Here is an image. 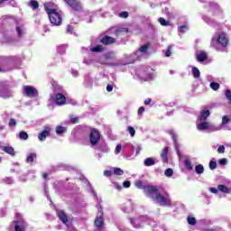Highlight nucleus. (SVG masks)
<instances>
[{
  "instance_id": "obj_1",
  "label": "nucleus",
  "mask_w": 231,
  "mask_h": 231,
  "mask_svg": "<svg viewBox=\"0 0 231 231\" xmlns=\"http://www.w3.org/2000/svg\"><path fill=\"white\" fill-rule=\"evenodd\" d=\"M135 187L137 189H143L148 198L154 200L161 207H171L172 202L171 196L168 193L161 194L158 188L154 186L144 185L142 180L135 181Z\"/></svg>"
},
{
  "instance_id": "obj_2",
  "label": "nucleus",
  "mask_w": 231,
  "mask_h": 231,
  "mask_svg": "<svg viewBox=\"0 0 231 231\" xmlns=\"http://www.w3.org/2000/svg\"><path fill=\"white\" fill-rule=\"evenodd\" d=\"M229 44L228 36L226 32H216L211 39V48L217 51H225Z\"/></svg>"
},
{
  "instance_id": "obj_3",
  "label": "nucleus",
  "mask_w": 231,
  "mask_h": 231,
  "mask_svg": "<svg viewBox=\"0 0 231 231\" xmlns=\"http://www.w3.org/2000/svg\"><path fill=\"white\" fill-rule=\"evenodd\" d=\"M45 12L49 15L50 22L54 26H60L62 23V17L59 7L53 6V4H45L44 5Z\"/></svg>"
},
{
  "instance_id": "obj_4",
  "label": "nucleus",
  "mask_w": 231,
  "mask_h": 231,
  "mask_svg": "<svg viewBox=\"0 0 231 231\" xmlns=\"http://www.w3.org/2000/svg\"><path fill=\"white\" fill-rule=\"evenodd\" d=\"M197 129L199 131H208V133H215L216 131H221V126H217L216 125L208 122H198Z\"/></svg>"
},
{
  "instance_id": "obj_5",
  "label": "nucleus",
  "mask_w": 231,
  "mask_h": 231,
  "mask_svg": "<svg viewBox=\"0 0 231 231\" xmlns=\"http://www.w3.org/2000/svg\"><path fill=\"white\" fill-rule=\"evenodd\" d=\"M95 226L97 231H104V213L100 205H97V217L95 220Z\"/></svg>"
},
{
  "instance_id": "obj_6",
  "label": "nucleus",
  "mask_w": 231,
  "mask_h": 231,
  "mask_svg": "<svg viewBox=\"0 0 231 231\" xmlns=\"http://www.w3.org/2000/svg\"><path fill=\"white\" fill-rule=\"evenodd\" d=\"M151 221V218H149L147 216H141L138 218H131L130 223L133 225L134 228H142L143 225L146 223H149Z\"/></svg>"
},
{
  "instance_id": "obj_7",
  "label": "nucleus",
  "mask_w": 231,
  "mask_h": 231,
  "mask_svg": "<svg viewBox=\"0 0 231 231\" xmlns=\"http://www.w3.org/2000/svg\"><path fill=\"white\" fill-rule=\"evenodd\" d=\"M10 228H14V231H26L28 228V223L23 219L13 221Z\"/></svg>"
},
{
  "instance_id": "obj_8",
  "label": "nucleus",
  "mask_w": 231,
  "mask_h": 231,
  "mask_svg": "<svg viewBox=\"0 0 231 231\" xmlns=\"http://www.w3.org/2000/svg\"><path fill=\"white\" fill-rule=\"evenodd\" d=\"M151 71H152V69L146 68L137 70L136 74L142 80H151V79H152V74Z\"/></svg>"
},
{
  "instance_id": "obj_9",
  "label": "nucleus",
  "mask_w": 231,
  "mask_h": 231,
  "mask_svg": "<svg viewBox=\"0 0 231 231\" xmlns=\"http://www.w3.org/2000/svg\"><path fill=\"white\" fill-rule=\"evenodd\" d=\"M23 95L24 97H28L29 98H34L35 97L39 96V92L37 91V88L32 86H24Z\"/></svg>"
},
{
  "instance_id": "obj_10",
  "label": "nucleus",
  "mask_w": 231,
  "mask_h": 231,
  "mask_svg": "<svg viewBox=\"0 0 231 231\" xmlns=\"http://www.w3.org/2000/svg\"><path fill=\"white\" fill-rule=\"evenodd\" d=\"M57 215H58V217L59 219L64 224L66 225V226L68 227L67 228V231H76L75 230V227L68 225V215H66V213H64V211L62 210H57Z\"/></svg>"
},
{
  "instance_id": "obj_11",
  "label": "nucleus",
  "mask_w": 231,
  "mask_h": 231,
  "mask_svg": "<svg viewBox=\"0 0 231 231\" xmlns=\"http://www.w3.org/2000/svg\"><path fill=\"white\" fill-rule=\"evenodd\" d=\"M89 140L91 145H97L98 142H100V133L97 129H93L90 132Z\"/></svg>"
},
{
  "instance_id": "obj_12",
  "label": "nucleus",
  "mask_w": 231,
  "mask_h": 231,
  "mask_svg": "<svg viewBox=\"0 0 231 231\" xmlns=\"http://www.w3.org/2000/svg\"><path fill=\"white\" fill-rule=\"evenodd\" d=\"M65 3L69 6H71L72 10H75L76 12H80L82 10V4L79 2L78 0H64Z\"/></svg>"
},
{
  "instance_id": "obj_13",
  "label": "nucleus",
  "mask_w": 231,
  "mask_h": 231,
  "mask_svg": "<svg viewBox=\"0 0 231 231\" xmlns=\"http://www.w3.org/2000/svg\"><path fill=\"white\" fill-rule=\"evenodd\" d=\"M112 59H115V53L107 52L106 54L99 57L97 62H99V64H109L107 60H112Z\"/></svg>"
},
{
  "instance_id": "obj_14",
  "label": "nucleus",
  "mask_w": 231,
  "mask_h": 231,
  "mask_svg": "<svg viewBox=\"0 0 231 231\" xmlns=\"http://www.w3.org/2000/svg\"><path fill=\"white\" fill-rule=\"evenodd\" d=\"M148 50L149 45L141 46L140 49L134 53V60H138V59H141L143 55H145V53H147Z\"/></svg>"
},
{
  "instance_id": "obj_15",
  "label": "nucleus",
  "mask_w": 231,
  "mask_h": 231,
  "mask_svg": "<svg viewBox=\"0 0 231 231\" xmlns=\"http://www.w3.org/2000/svg\"><path fill=\"white\" fill-rule=\"evenodd\" d=\"M54 102L57 106H64L66 105V96L59 93L54 97Z\"/></svg>"
},
{
  "instance_id": "obj_16",
  "label": "nucleus",
  "mask_w": 231,
  "mask_h": 231,
  "mask_svg": "<svg viewBox=\"0 0 231 231\" xmlns=\"http://www.w3.org/2000/svg\"><path fill=\"white\" fill-rule=\"evenodd\" d=\"M82 50H83V53H89V51H91L92 53H100L101 51H104V46L97 45L90 49L83 48Z\"/></svg>"
},
{
  "instance_id": "obj_17",
  "label": "nucleus",
  "mask_w": 231,
  "mask_h": 231,
  "mask_svg": "<svg viewBox=\"0 0 231 231\" xmlns=\"http://www.w3.org/2000/svg\"><path fill=\"white\" fill-rule=\"evenodd\" d=\"M11 97H13L12 90H10L6 88H0V97L1 98H10Z\"/></svg>"
},
{
  "instance_id": "obj_18",
  "label": "nucleus",
  "mask_w": 231,
  "mask_h": 231,
  "mask_svg": "<svg viewBox=\"0 0 231 231\" xmlns=\"http://www.w3.org/2000/svg\"><path fill=\"white\" fill-rule=\"evenodd\" d=\"M196 58L198 62H205V60H207L208 58L207 52L203 51H198L196 52Z\"/></svg>"
},
{
  "instance_id": "obj_19",
  "label": "nucleus",
  "mask_w": 231,
  "mask_h": 231,
  "mask_svg": "<svg viewBox=\"0 0 231 231\" xmlns=\"http://www.w3.org/2000/svg\"><path fill=\"white\" fill-rule=\"evenodd\" d=\"M210 116V111L208 109H204L200 112V116L199 117V120L200 122H205V120H207L208 117Z\"/></svg>"
},
{
  "instance_id": "obj_20",
  "label": "nucleus",
  "mask_w": 231,
  "mask_h": 231,
  "mask_svg": "<svg viewBox=\"0 0 231 231\" xmlns=\"http://www.w3.org/2000/svg\"><path fill=\"white\" fill-rule=\"evenodd\" d=\"M229 122H231V118L229 116H224L222 117V123L221 125H219L218 127H221V129H223V127H226V129H227V131H230L231 128L226 127V124H229Z\"/></svg>"
},
{
  "instance_id": "obj_21",
  "label": "nucleus",
  "mask_w": 231,
  "mask_h": 231,
  "mask_svg": "<svg viewBox=\"0 0 231 231\" xmlns=\"http://www.w3.org/2000/svg\"><path fill=\"white\" fill-rule=\"evenodd\" d=\"M47 136H50V127L45 128L44 131H42L38 135V138H39L40 142H44V140H46Z\"/></svg>"
},
{
  "instance_id": "obj_22",
  "label": "nucleus",
  "mask_w": 231,
  "mask_h": 231,
  "mask_svg": "<svg viewBox=\"0 0 231 231\" xmlns=\"http://www.w3.org/2000/svg\"><path fill=\"white\" fill-rule=\"evenodd\" d=\"M2 151L4 152H6L7 154H10L11 156H15V151L14 150V147L12 146H1Z\"/></svg>"
},
{
  "instance_id": "obj_23",
  "label": "nucleus",
  "mask_w": 231,
  "mask_h": 231,
  "mask_svg": "<svg viewBox=\"0 0 231 231\" xmlns=\"http://www.w3.org/2000/svg\"><path fill=\"white\" fill-rule=\"evenodd\" d=\"M97 151H100L101 152H109V147L104 142H101L99 143V145H97Z\"/></svg>"
},
{
  "instance_id": "obj_24",
  "label": "nucleus",
  "mask_w": 231,
  "mask_h": 231,
  "mask_svg": "<svg viewBox=\"0 0 231 231\" xmlns=\"http://www.w3.org/2000/svg\"><path fill=\"white\" fill-rule=\"evenodd\" d=\"M129 32V29L125 27H119L116 30V35L120 37V35H125Z\"/></svg>"
},
{
  "instance_id": "obj_25",
  "label": "nucleus",
  "mask_w": 231,
  "mask_h": 231,
  "mask_svg": "<svg viewBox=\"0 0 231 231\" xmlns=\"http://www.w3.org/2000/svg\"><path fill=\"white\" fill-rule=\"evenodd\" d=\"M149 225L152 226V231H165V226L155 224L153 221L150 222Z\"/></svg>"
},
{
  "instance_id": "obj_26",
  "label": "nucleus",
  "mask_w": 231,
  "mask_h": 231,
  "mask_svg": "<svg viewBox=\"0 0 231 231\" xmlns=\"http://www.w3.org/2000/svg\"><path fill=\"white\" fill-rule=\"evenodd\" d=\"M169 134H171V138H172V140L175 143V150H176V152H177L178 156H180V147L178 146V143L176 142V135L174 134V131L170 130Z\"/></svg>"
},
{
  "instance_id": "obj_27",
  "label": "nucleus",
  "mask_w": 231,
  "mask_h": 231,
  "mask_svg": "<svg viewBox=\"0 0 231 231\" xmlns=\"http://www.w3.org/2000/svg\"><path fill=\"white\" fill-rule=\"evenodd\" d=\"M156 164V159L154 158H146L143 162V165L145 167H152V165Z\"/></svg>"
},
{
  "instance_id": "obj_28",
  "label": "nucleus",
  "mask_w": 231,
  "mask_h": 231,
  "mask_svg": "<svg viewBox=\"0 0 231 231\" xmlns=\"http://www.w3.org/2000/svg\"><path fill=\"white\" fill-rule=\"evenodd\" d=\"M168 154H169V147H165V148L162 150V154H161L162 159V162H163L164 163H167V162H169Z\"/></svg>"
},
{
  "instance_id": "obj_29",
  "label": "nucleus",
  "mask_w": 231,
  "mask_h": 231,
  "mask_svg": "<svg viewBox=\"0 0 231 231\" xmlns=\"http://www.w3.org/2000/svg\"><path fill=\"white\" fill-rule=\"evenodd\" d=\"M102 44H113V42H115V39L109 36H105L102 40H101Z\"/></svg>"
},
{
  "instance_id": "obj_30",
  "label": "nucleus",
  "mask_w": 231,
  "mask_h": 231,
  "mask_svg": "<svg viewBox=\"0 0 231 231\" xmlns=\"http://www.w3.org/2000/svg\"><path fill=\"white\" fill-rule=\"evenodd\" d=\"M127 148L131 150L132 152H136V154H140V151H142V146L137 145L134 147L133 144H127Z\"/></svg>"
},
{
  "instance_id": "obj_31",
  "label": "nucleus",
  "mask_w": 231,
  "mask_h": 231,
  "mask_svg": "<svg viewBox=\"0 0 231 231\" xmlns=\"http://www.w3.org/2000/svg\"><path fill=\"white\" fill-rule=\"evenodd\" d=\"M95 62H98V58H96V59H87V58H85L83 60V64H87V66H91V65L95 64Z\"/></svg>"
},
{
  "instance_id": "obj_32",
  "label": "nucleus",
  "mask_w": 231,
  "mask_h": 231,
  "mask_svg": "<svg viewBox=\"0 0 231 231\" xmlns=\"http://www.w3.org/2000/svg\"><path fill=\"white\" fill-rule=\"evenodd\" d=\"M184 165L188 171H192V169H194V166H192V163L190 162V158L189 157L185 158Z\"/></svg>"
},
{
  "instance_id": "obj_33",
  "label": "nucleus",
  "mask_w": 231,
  "mask_h": 231,
  "mask_svg": "<svg viewBox=\"0 0 231 231\" xmlns=\"http://www.w3.org/2000/svg\"><path fill=\"white\" fill-rule=\"evenodd\" d=\"M218 190L224 194H230L231 189L225 185H218Z\"/></svg>"
},
{
  "instance_id": "obj_34",
  "label": "nucleus",
  "mask_w": 231,
  "mask_h": 231,
  "mask_svg": "<svg viewBox=\"0 0 231 231\" xmlns=\"http://www.w3.org/2000/svg\"><path fill=\"white\" fill-rule=\"evenodd\" d=\"M191 71L194 79H199L201 72H199V69L198 68L192 67Z\"/></svg>"
},
{
  "instance_id": "obj_35",
  "label": "nucleus",
  "mask_w": 231,
  "mask_h": 231,
  "mask_svg": "<svg viewBox=\"0 0 231 231\" xmlns=\"http://www.w3.org/2000/svg\"><path fill=\"white\" fill-rule=\"evenodd\" d=\"M16 33L18 37H23V35H24V26H16Z\"/></svg>"
},
{
  "instance_id": "obj_36",
  "label": "nucleus",
  "mask_w": 231,
  "mask_h": 231,
  "mask_svg": "<svg viewBox=\"0 0 231 231\" xmlns=\"http://www.w3.org/2000/svg\"><path fill=\"white\" fill-rule=\"evenodd\" d=\"M37 158V153H30L26 158L27 163H33V160Z\"/></svg>"
},
{
  "instance_id": "obj_37",
  "label": "nucleus",
  "mask_w": 231,
  "mask_h": 231,
  "mask_svg": "<svg viewBox=\"0 0 231 231\" xmlns=\"http://www.w3.org/2000/svg\"><path fill=\"white\" fill-rule=\"evenodd\" d=\"M85 86L87 88H91V86H93V79L89 78V76L85 78Z\"/></svg>"
},
{
  "instance_id": "obj_38",
  "label": "nucleus",
  "mask_w": 231,
  "mask_h": 231,
  "mask_svg": "<svg viewBox=\"0 0 231 231\" xmlns=\"http://www.w3.org/2000/svg\"><path fill=\"white\" fill-rule=\"evenodd\" d=\"M195 171L197 172V174H203V172H205V168L203 167V165L199 164L195 167Z\"/></svg>"
},
{
  "instance_id": "obj_39",
  "label": "nucleus",
  "mask_w": 231,
  "mask_h": 231,
  "mask_svg": "<svg viewBox=\"0 0 231 231\" xmlns=\"http://www.w3.org/2000/svg\"><path fill=\"white\" fill-rule=\"evenodd\" d=\"M3 183L6 185H14V179L12 177H5L3 179Z\"/></svg>"
},
{
  "instance_id": "obj_40",
  "label": "nucleus",
  "mask_w": 231,
  "mask_h": 231,
  "mask_svg": "<svg viewBox=\"0 0 231 231\" xmlns=\"http://www.w3.org/2000/svg\"><path fill=\"white\" fill-rule=\"evenodd\" d=\"M203 19L205 23H207L210 26H216V22H214V20H212L211 18H208V16H204Z\"/></svg>"
},
{
  "instance_id": "obj_41",
  "label": "nucleus",
  "mask_w": 231,
  "mask_h": 231,
  "mask_svg": "<svg viewBox=\"0 0 231 231\" xmlns=\"http://www.w3.org/2000/svg\"><path fill=\"white\" fill-rule=\"evenodd\" d=\"M159 23L162 24V26H171V22L166 21L165 18H159Z\"/></svg>"
},
{
  "instance_id": "obj_42",
  "label": "nucleus",
  "mask_w": 231,
  "mask_h": 231,
  "mask_svg": "<svg viewBox=\"0 0 231 231\" xmlns=\"http://www.w3.org/2000/svg\"><path fill=\"white\" fill-rule=\"evenodd\" d=\"M30 6L32 8V10H37V8H39V3L35 0H32Z\"/></svg>"
},
{
  "instance_id": "obj_43",
  "label": "nucleus",
  "mask_w": 231,
  "mask_h": 231,
  "mask_svg": "<svg viewBox=\"0 0 231 231\" xmlns=\"http://www.w3.org/2000/svg\"><path fill=\"white\" fill-rule=\"evenodd\" d=\"M114 174H116V176H122L124 174V171L120 168H114Z\"/></svg>"
},
{
  "instance_id": "obj_44",
  "label": "nucleus",
  "mask_w": 231,
  "mask_h": 231,
  "mask_svg": "<svg viewBox=\"0 0 231 231\" xmlns=\"http://www.w3.org/2000/svg\"><path fill=\"white\" fill-rule=\"evenodd\" d=\"M57 51L60 55H62V53H66V47H64V45L58 46Z\"/></svg>"
},
{
  "instance_id": "obj_45",
  "label": "nucleus",
  "mask_w": 231,
  "mask_h": 231,
  "mask_svg": "<svg viewBox=\"0 0 231 231\" xmlns=\"http://www.w3.org/2000/svg\"><path fill=\"white\" fill-rule=\"evenodd\" d=\"M20 140H26L28 138V134L24 131L20 132L19 134Z\"/></svg>"
},
{
  "instance_id": "obj_46",
  "label": "nucleus",
  "mask_w": 231,
  "mask_h": 231,
  "mask_svg": "<svg viewBox=\"0 0 231 231\" xmlns=\"http://www.w3.org/2000/svg\"><path fill=\"white\" fill-rule=\"evenodd\" d=\"M56 133L57 134H62V133H66V128L62 126H57Z\"/></svg>"
},
{
  "instance_id": "obj_47",
  "label": "nucleus",
  "mask_w": 231,
  "mask_h": 231,
  "mask_svg": "<svg viewBox=\"0 0 231 231\" xmlns=\"http://www.w3.org/2000/svg\"><path fill=\"white\" fill-rule=\"evenodd\" d=\"M210 88L213 89V91H217V89H219V84L217 82H211Z\"/></svg>"
},
{
  "instance_id": "obj_48",
  "label": "nucleus",
  "mask_w": 231,
  "mask_h": 231,
  "mask_svg": "<svg viewBox=\"0 0 231 231\" xmlns=\"http://www.w3.org/2000/svg\"><path fill=\"white\" fill-rule=\"evenodd\" d=\"M165 176H167V178H171V176H172V174H174V171H172V169L168 168L165 172H164Z\"/></svg>"
},
{
  "instance_id": "obj_49",
  "label": "nucleus",
  "mask_w": 231,
  "mask_h": 231,
  "mask_svg": "<svg viewBox=\"0 0 231 231\" xmlns=\"http://www.w3.org/2000/svg\"><path fill=\"white\" fill-rule=\"evenodd\" d=\"M179 32H180L181 33H186L187 32H189V26L187 25H182L180 27Z\"/></svg>"
},
{
  "instance_id": "obj_50",
  "label": "nucleus",
  "mask_w": 231,
  "mask_h": 231,
  "mask_svg": "<svg viewBox=\"0 0 231 231\" xmlns=\"http://www.w3.org/2000/svg\"><path fill=\"white\" fill-rule=\"evenodd\" d=\"M216 167H217V163L216 162V161H210V162H209V169L211 171H214V169H216Z\"/></svg>"
},
{
  "instance_id": "obj_51",
  "label": "nucleus",
  "mask_w": 231,
  "mask_h": 231,
  "mask_svg": "<svg viewBox=\"0 0 231 231\" xmlns=\"http://www.w3.org/2000/svg\"><path fill=\"white\" fill-rule=\"evenodd\" d=\"M189 225H196V218L194 217H188Z\"/></svg>"
},
{
  "instance_id": "obj_52",
  "label": "nucleus",
  "mask_w": 231,
  "mask_h": 231,
  "mask_svg": "<svg viewBox=\"0 0 231 231\" xmlns=\"http://www.w3.org/2000/svg\"><path fill=\"white\" fill-rule=\"evenodd\" d=\"M172 46H169L166 52H165V57H171L172 55Z\"/></svg>"
},
{
  "instance_id": "obj_53",
  "label": "nucleus",
  "mask_w": 231,
  "mask_h": 231,
  "mask_svg": "<svg viewBox=\"0 0 231 231\" xmlns=\"http://www.w3.org/2000/svg\"><path fill=\"white\" fill-rule=\"evenodd\" d=\"M204 231H223V229H221V227H209V228H207L205 229Z\"/></svg>"
},
{
  "instance_id": "obj_54",
  "label": "nucleus",
  "mask_w": 231,
  "mask_h": 231,
  "mask_svg": "<svg viewBox=\"0 0 231 231\" xmlns=\"http://www.w3.org/2000/svg\"><path fill=\"white\" fill-rule=\"evenodd\" d=\"M226 97L227 98V100H229V102H231V90L230 89H226L225 92Z\"/></svg>"
},
{
  "instance_id": "obj_55",
  "label": "nucleus",
  "mask_w": 231,
  "mask_h": 231,
  "mask_svg": "<svg viewBox=\"0 0 231 231\" xmlns=\"http://www.w3.org/2000/svg\"><path fill=\"white\" fill-rule=\"evenodd\" d=\"M128 132H129V134H130V135L133 137V136H134V134H135V133H136V131L134 130V128L133 127V126H129L128 127Z\"/></svg>"
},
{
  "instance_id": "obj_56",
  "label": "nucleus",
  "mask_w": 231,
  "mask_h": 231,
  "mask_svg": "<svg viewBox=\"0 0 231 231\" xmlns=\"http://www.w3.org/2000/svg\"><path fill=\"white\" fill-rule=\"evenodd\" d=\"M212 10H221V7L219 6V5L216 4V3H212L210 5Z\"/></svg>"
},
{
  "instance_id": "obj_57",
  "label": "nucleus",
  "mask_w": 231,
  "mask_h": 231,
  "mask_svg": "<svg viewBox=\"0 0 231 231\" xmlns=\"http://www.w3.org/2000/svg\"><path fill=\"white\" fill-rule=\"evenodd\" d=\"M15 125H17V122L15 121V119L12 118L9 121V127H15Z\"/></svg>"
},
{
  "instance_id": "obj_58",
  "label": "nucleus",
  "mask_w": 231,
  "mask_h": 231,
  "mask_svg": "<svg viewBox=\"0 0 231 231\" xmlns=\"http://www.w3.org/2000/svg\"><path fill=\"white\" fill-rule=\"evenodd\" d=\"M119 17H122L123 19H127V17H129V13L122 12L119 14Z\"/></svg>"
},
{
  "instance_id": "obj_59",
  "label": "nucleus",
  "mask_w": 231,
  "mask_h": 231,
  "mask_svg": "<svg viewBox=\"0 0 231 231\" xmlns=\"http://www.w3.org/2000/svg\"><path fill=\"white\" fill-rule=\"evenodd\" d=\"M218 163L219 165H226V163H228V160H226V158L220 159Z\"/></svg>"
},
{
  "instance_id": "obj_60",
  "label": "nucleus",
  "mask_w": 231,
  "mask_h": 231,
  "mask_svg": "<svg viewBox=\"0 0 231 231\" xmlns=\"http://www.w3.org/2000/svg\"><path fill=\"white\" fill-rule=\"evenodd\" d=\"M217 152L219 154H223L225 152V146L224 145H220L217 149Z\"/></svg>"
},
{
  "instance_id": "obj_61",
  "label": "nucleus",
  "mask_w": 231,
  "mask_h": 231,
  "mask_svg": "<svg viewBox=\"0 0 231 231\" xmlns=\"http://www.w3.org/2000/svg\"><path fill=\"white\" fill-rule=\"evenodd\" d=\"M120 151H122V144H118L116 147V150H115L116 154H120Z\"/></svg>"
},
{
  "instance_id": "obj_62",
  "label": "nucleus",
  "mask_w": 231,
  "mask_h": 231,
  "mask_svg": "<svg viewBox=\"0 0 231 231\" xmlns=\"http://www.w3.org/2000/svg\"><path fill=\"white\" fill-rule=\"evenodd\" d=\"M123 186L125 187V189H129V187H131V182L129 180H125L123 183Z\"/></svg>"
},
{
  "instance_id": "obj_63",
  "label": "nucleus",
  "mask_w": 231,
  "mask_h": 231,
  "mask_svg": "<svg viewBox=\"0 0 231 231\" xmlns=\"http://www.w3.org/2000/svg\"><path fill=\"white\" fill-rule=\"evenodd\" d=\"M111 174H113V171H104V176H106V178H109V176H111Z\"/></svg>"
},
{
  "instance_id": "obj_64",
  "label": "nucleus",
  "mask_w": 231,
  "mask_h": 231,
  "mask_svg": "<svg viewBox=\"0 0 231 231\" xmlns=\"http://www.w3.org/2000/svg\"><path fill=\"white\" fill-rule=\"evenodd\" d=\"M67 33H73V26L71 25L67 26Z\"/></svg>"
}]
</instances>
